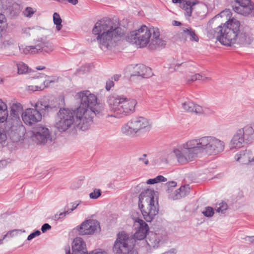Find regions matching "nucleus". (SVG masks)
Here are the masks:
<instances>
[{"label":"nucleus","instance_id":"1","mask_svg":"<svg viewBox=\"0 0 254 254\" xmlns=\"http://www.w3.org/2000/svg\"><path fill=\"white\" fill-rule=\"evenodd\" d=\"M224 147L223 141L213 136H203L188 140L180 148H175L173 152L180 164H186L194 160L200 152L216 155L223 151Z\"/></svg>","mask_w":254,"mask_h":254},{"label":"nucleus","instance_id":"2","mask_svg":"<svg viewBox=\"0 0 254 254\" xmlns=\"http://www.w3.org/2000/svg\"><path fill=\"white\" fill-rule=\"evenodd\" d=\"M92 33L96 36V40L102 50L112 48L118 42L126 38V32L120 26L117 18L104 17L98 20L92 29Z\"/></svg>","mask_w":254,"mask_h":254},{"label":"nucleus","instance_id":"3","mask_svg":"<svg viewBox=\"0 0 254 254\" xmlns=\"http://www.w3.org/2000/svg\"><path fill=\"white\" fill-rule=\"evenodd\" d=\"M76 110L73 111L65 108L60 109L58 113L56 127L61 132L66 130L72 125L83 131L88 129L91 123V119L88 118L86 122H84L82 117H80L78 120Z\"/></svg>","mask_w":254,"mask_h":254},{"label":"nucleus","instance_id":"4","mask_svg":"<svg viewBox=\"0 0 254 254\" xmlns=\"http://www.w3.org/2000/svg\"><path fill=\"white\" fill-rule=\"evenodd\" d=\"M240 26L239 20L234 18L229 19L215 29L214 37L225 46L237 44Z\"/></svg>","mask_w":254,"mask_h":254},{"label":"nucleus","instance_id":"5","mask_svg":"<svg viewBox=\"0 0 254 254\" xmlns=\"http://www.w3.org/2000/svg\"><path fill=\"white\" fill-rule=\"evenodd\" d=\"M154 195V191L149 189L142 192L139 195L138 207L147 222L152 221L158 213V201L155 199Z\"/></svg>","mask_w":254,"mask_h":254},{"label":"nucleus","instance_id":"6","mask_svg":"<svg viewBox=\"0 0 254 254\" xmlns=\"http://www.w3.org/2000/svg\"><path fill=\"white\" fill-rule=\"evenodd\" d=\"M142 25L138 29L132 31L128 36V42L140 48L147 47L152 34L153 29Z\"/></svg>","mask_w":254,"mask_h":254},{"label":"nucleus","instance_id":"7","mask_svg":"<svg viewBox=\"0 0 254 254\" xmlns=\"http://www.w3.org/2000/svg\"><path fill=\"white\" fill-rule=\"evenodd\" d=\"M133 221V230L135 231L130 238L128 237V249L135 248L138 246L140 242L146 238L149 228L148 225L141 219L131 216Z\"/></svg>","mask_w":254,"mask_h":254},{"label":"nucleus","instance_id":"8","mask_svg":"<svg viewBox=\"0 0 254 254\" xmlns=\"http://www.w3.org/2000/svg\"><path fill=\"white\" fill-rule=\"evenodd\" d=\"M76 97L80 99V106L76 109L78 119H80V117L86 118L89 115L90 112H92L89 109L97 105V97L89 91L85 90L78 93Z\"/></svg>","mask_w":254,"mask_h":254},{"label":"nucleus","instance_id":"9","mask_svg":"<svg viewBox=\"0 0 254 254\" xmlns=\"http://www.w3.org/2000/svg\"><path fill=\"white\" fill-rule=\"evenodd\" d=\"M35 45L25 46L22 52L25 55H35L41 53L49 54L54 50L53 44L46 38L40 37L35 40Z\"/></svg>","mask_w":254,"mask_h":254},{"label":"nucleus","instance_id":"10","mask_svg":"<svg viewBox=\"0 0 254 254\" xmlns=\"http://www.w3.org/2000/svg\"><path fill=\"white\" fill-rule=\"evenodd\" d=\"M151 127L150 120L143 117H134L128 122V134L136 136L140 131L148 132Z\"/></svg>","mask_w":254,"mask_h":254},{"label":"nucleus","instance_id":"11","mask_svg":"<svg viewBox=\"0 0 254 254\" xmlns=\"http://www.w3.org/2000/svg\"><path fill=\"white\" fill-rule=\"evenodd\" d=\"M254 40V28L248 26H240V30L238 34L237 44L247 46L252 44Z\"/></svg>","mask_w":254,"mask_h":254},{"label":"nucleus","instance_id":"12","mask_svg":"<svg viewBox=\"0 0 254 254\" xmlns=\"http://www.w3.org/2000/svg\"><path fill=\"white\" fill-rule=\"evenodd\" d=\"M232 7L235 12L241 15L254 14V4L251 0H234Z\"/></svg>","mask_w":254,"mask_h":254},{"label":"nucleus","instance_id":"13","mask_svg":"<svg viewBox=\"0 0 254 254\" xmlns=\"http://www.w3.org/2000/svg\"><path fill=\"white\" fill-rule=\"evenodd\" d=\"M39 110L35 107V109L28 108L22 113V119L23 122L28 126L33 125L40 122L42 120V114Z\"/></svg>","mask_w":254,"mask_h":254},{"label":"nucleus","instance_id":"14","mask_svg":"<svg viewBox=\"0 0 254 254\" xmlns=\"http://www.w3.org/2000/svg\"><path fill=\"white\" fill-rule=\"evenodd\" d=\"M166 237V233L164 230H159L155 232H150L145 238L146 242L150 248H157Z\"/></svg>","mask_w":254,"mask_h":254},{"label":"nucleus","instance_id":"15","mask_svg":"<svg viewBox=\"0 0 254 254\" xmlns=\"http://www.w3.org/2000/svg\"><path fill=\"white\" fill-rule=\"evenodd\" d=\"M98 228H100L99 222L94 219L86 220L77 226V230L81 235H92Z\"/></svg>","mask_w":254,"mask_h":254},{"label":"nucleus","instance_id":"16","mask_svg":"<svg viewBox=\"0 0 254 254\" xmlns=\"http://www.w3.org/2000/svg\"><path fill=\"white\" fill-rule=\"evenodd\" d=\"M33 137L38 144H45L48 140L52 141L49 129L43 126H38L33 131Z\"/></svg>","mask_w":254,"mask_h":254},{"label":"nucleus","instance_id":"17","mask_svg":"<svg viewBox=\"0 0 254 254\" xmlns=\"http://www.w3.org/2000/svg\"><path fill=\"white\" fill-rule=\"evenodd\" d=\"M152 32L147 48L150 50L154 51L165 48L166 42L160 37L159 29L155 27L153 29Z\"/></svg>","mask_w":254,"mask_h":254},{"label":"nucleus","instance_id":"18","mask_svg":"<svg viewBox=\"0 0 254 254\" xmlns=\"http://www.w3.org/2000/svg\"><path fill=\"white\" fill-rule=\"evenodd\" d=\"M113 251L117 254H127V234L125 232L119 233Z\"/></svg>","mask_w":254,"mask_h":254},{"label":"nucleus","instance_id":"19","mask_svg":"<svg viewBox=\"0 0 254 254\" xmlns=\"http://www.w3.org/2000/svg\"><path fill=\"white\" fill-rule=\"evenodd\" d=\"M129 71L131 72L130 75V80L134 76L148 78L151 74V68L142 64H136L134 66L130 65Z\"/></svg>","mask_w":254,"mask_h":254},{"label":"nucleus","instance_id":"20","mask_svg":"<svg viewBox=\"0 0 254 254\" xmlns=\"http://www.w3.org/2000/svg\"><path fill=\"white\" fill-rule=\"evenodd\" d=\"M72 251L71 254L69 250L66 251L65 254H89L85 242L80 237H76L73 240L72 244Z\"/></svg>","mask_w":254,"mask_h":254},{"label":"nucleus","instance_id":"21","mask_svg":"<svg viewBox=\"0 0 254 254\" xmlns=\"http://www.w3.org/2000/svg\"><path fill=\"white\" fill-rule=\"evenodd\" d=\"M198 3L197 0H182L180 2V6L183 10L186 16L190 17L193 6Z\"/></svg>","mask_w":254,"mask_h":254},{"label":"nucleus","instance_id":"22","mask_svg":"<svg viewBox=\"0 0 254 254\" xmlns=\"http://www.w3.org/2000/svg\"><path fill=\"white\" fill-rule=\"evenodd\" d=\"M235 159L243 164H247L254 161V158L253 157V153L250 150L240 151L235 155Z\"/></svg>","mask_w":254,"mask_h":254},{"label":"nucleus","instance_id":"23","mask_svg":"<svg viewBox=\"0 0 254 254\" xmlns=\"http://www.w3.org/2000/svg\"><path fill=\"white\" fill-rule=\"evenodd\" d=\"M126 100L127 98L123 95H111L108 97L107 102L110 108L113 109L121 104H126Z\"/></svg>","mask_w":254,"mask_h":254},{"label":"nucleus","instance_id":"24","mask_svg":"<svg viewBox=\"0 0 254 254\" xmlns=\"http://www.w3.org/2000/svg\"><path fill=\"white\" fill-rule=\"evenodd\" d=\"M244 142L246 143V140L241 134V131L238 130L231 141L230 147L231 149L240 148Z\"/></svg>","mask_w":254,"mask_h":254},{"label":"nucleus","instance_id":"25","mask_svg":"<svg viewBox=\"0 0 254 254\" xmlns=\"http://www.w3.org/2000/svg\"><path fill=\"white\" fill-rule=\"evenodd\" d=\"M239 130L241 131V134L246 140L247 143H250L254 139V126L252 127L247 125Z\"/></svg>","mask_w":254,"mask_h":254},{"label":"nucleus","instance_id":"26","mask_svg":"<svg viewBox=\"0 0 254 254\" xmlns=\"http://www.w3.org/2000/svg\"><path fill=\"white\" fill-rule=\"evenodd\" d=\"M22 111L23 107L20 103H13L10 107V118L13 120L20 121V115Z\"/></svg>","mask_w":254,"mask_h":254},{"label":"nucleus","instance_id":"27","mask_svg":"<svg viewBox=\"0 0 254 254\" xmlns=\"http://www.w3.org/2000/svg\"><path fill=\"white\" fill-rule=\"evenodd\" d=\"M182 107L184 110L188 112L201 114L203 112V109L201 106L195 104L192 102L187 101L182 104Z\"/></svg>","mask_w":254,"mask_h":254},{"label":"nucleus","instance_id":"28","mask_svg":"<svg viewBox=\"0 0 254 254\" xmlns=\"http://www.w3.org/2000/svg\"><path fill=\"white\" fill-rule=\"evenodd\" d=\"M40 111H44L45 113H53L58 111L59 107L57 106H52L46 104V102L42 101H38L35 106Z\"/></svg>","mask_w":254,"mask_h":254},{"label":"nucleus","instance_id":"29","mask_svg":"<svg viewBox=\"0 0 254 254\" xmlns=\"http://www.w3.org/2000/svg\"><path fill=\"white\" fill-rule=\"evenodd\" d=\"M80 202L75 201L68 204L64 208V210L63 212H61L59 215H55V218L60 219L64 217L66 215L69 214L72 211L75 210L76 207L79 205Z\"/></svg>","mask_w":254,"mask_h":254},{"label":"nucleus","instance_id":"30","mask_svg":"<svg viewBox=\"0 0 254 254\" xmlns=\"http://www.w3.org/2000/svg\"><path fill=\"white\" fill-rule=\"evenodd\" d=\"M8 111L6 104L0 99V123H4L8 118Z\"/></svg>","mask_w":254,"mask_h":254},{"label":"nucleus","instance_id":"31","mask_svg":"<svg viewBox=\"0 0 254 254\" xmlns=\"http://www.w3.org/2000/svg\"><path fill=\"white\" fill-rule=\"evenodd\" d=\"M183 32L185 35L190 37L191 41L198 42L199 38L196 35L195 31L191 28H185L183 29Z\"/></svg>","mask_w":254,"mask_h":254},{"label":"nucleus","instance_id":"32","mask_svg":"<svg viewBox=\"0 0 254 254\" xmlns=\"http://www.w3.org/2000/svg\"><path fill=\"white\" fill-rule=\"evenodd\" d=\"M113 110L119 118L126 116L127 115V107L126 104H123L119 106L115 107Z\"/></svg>","mask_w":254,"mask_h":254},{"label":"nucleus","instance_id":"33","mask_svg":"<svg viewBox=\"0 0 254 254\" xmlns=\"http://www.w3.org/2000/svg\"><path fill=\"white\" fill-rule=\"evenodd\" d=\"M89 110H90L92 112H90L89 115L87 116L86 118H85V117H82V118L83 119V121H84V122H86V121H87V119L88 118H90L91 119V123L89 125V127H90V126L93 123V115H100V114L101 113V110L100 109H97L96 107H93L92 109H89Z\"/></svg>","mask_w":254,"mask_h":254},{"label":"nucleus","instance_id":"34","mask_svg":"<svg viewBox=\"0 0 254 254\" xmlns=\"http://www.w3.org/2000/svg\"><path fill=\"white\" fill-rule=\"evenodd\" d=\"M168 194V197L169 198L176 200L179 199L181 198V196L179 193V189L173 191V190H171L170 189H167L166 190Z\"/></svg>","mask_w":254,"mask_h":254},{"label":"nucleus","instance_id":"35","mask_svg":"<svg viewBox=\"0 0 254 254\" xmlns=\"http://www.w3.org/2000/svg\"><path fill=\"white\" fill-rule=\"evenodd\" d=\"M53 21L54 24L56 25L57 31H59L61 30L63 26L62 25V20L60 15L57 12H55L53 14Z\"/></svg>","mask_w":254,"mask_h":254},{"label":"nucleus","instance_id":"36","mask_svg":"<svg viewBox=\"0 0 254 254\" xmlns=\"http://www.w3.org/2000/svg\"><path fill=\"white\" fill-rule=\"evenodd\" d=\"M17 72L19 74L26 73L28 70V66L23 62H20L17 64Z\"/></svg>","mask_w":254,"mask_h":254},{"label":"nucleus","instance_id":"37","mask_svg":"<svg viewBox=\"0 0 254 254\" xmlns=\"http://www.w3.org/2000/svg\"><path fill=\"white\" fill-rule=\"evenodd\" d=\"M137 101L133 99L128 100V114H132L135 111Z\"/></svg>","mask_w":254,"mask_h":254},{"label":"nucleus","instance_id":"38","mask_svg":"<svg viewBox=\"0 0 254 254\" xmlns=\"http://www.w3.org/2000/svg\"><path fill=\"white\" fill-rule=\"evenodd\" d=\"M36 9L31 7H27L23 11V15L27 17L31 18L36 12Z\"/></svg>","mask_w":254,"mask_h":254},{"label":"nucleus","instance_id":"39","mask_svg":"<svg viewBox=\"0 0 254 254\" xmlns=\"http://www.w3.org/2000/svg\"><path fill=\"white\" fill-rule=\"evenodd\" d=\"M7 27V20L5 15L2 13H0V28H1V31L5 29Z\"/></svg>","mask_w":254,"mask_h":254},{"label":"nucleus","instance_id":"40","mask_svg":"<svg viewBox=\"0 0 254 254\" xmlns=\"http://www.w3.org/2000/svg\"><path fill=\"white\" fill-rule=\"evenodd\" d=\"M202 213L206 217H212L214 214V211L212 207L210 206H207L204 208V210L202 211Z\"/></svg>","mask_w":254,"mask_h":254},{"label":"nucleus","instance_id":"41","mask_svg":"<svg viewBox=\"0 0 254 254\" xmlns=\"http://www.w3.org/2000/svg\"><path fill=\"white\" fill-rule=\"evenodd\" d=\"M54 81L50 79H45L43 82V84L40 86H36L35 91L43 90L45 87L49 86Z\"/></svg>","mask_w":254,"mask_h":254},{"label":"nucleus","instance_id":"42","mask_svg":"<svg viewBox=\"0 0 254 254\" xmlns=\"http://www.w3.org/2000/svg\"><path fill=\"white\" fill-rule=\"evenodd\" d=\"M181 198L188 195L189 192V188L188 186H182L179 189V191Z\"/></svg>","mask_w":254,"mask_h":254},{"label":"nucleus","instance_id":"43","mask_svg":"<svg viewBox=\"0 0 254 254\" xmlns=\"http://www.w3.org/2000/svg\"><path fill=\"white\" fill-rule=\"evenodd\" d=\"M101 195V191L100 189H95L93 192L89 194V197L91 199H97Z\"/></svg>","mask_w":254,"mask_h":254},{"label":"nucleus","instance_id":"44","mask_svg":"<svg viewBox=\"0 0 254 254\" xmlns=\"http://www.w3.org/2000/svg\"><path fill=\"white\" fill-rule=\"evenodd\" d=\"M227 208V204L226 203H221L219 204V206L216 207V211L218 213H224Z\"/></svg>","mask_w":254,"mask_h":254},{"label":"nucleus","instance_id":"45","mask_svg":"<svg viewBox=\"0 0 254 254\" xmlns=\"http://www.w3.org/2000/svg\"><path fill=\"white\" fill-rule=\"evenodd\" d=\"M114 82L111 78H109L108 80H107L105 86V88L106 90L108 91H110L111 88L114 87Z\"/></svg>","mask_w":254,"mask_h":254},{"label":"nucleus","instance_id":"46","mask_svg":"<svg viewBox=\"0 0 254 254\" xmlns=\"http://www.w3.org/2000/svg\"><path fill=\"white\" fill-rule=\"evenodd\" d=\"M201 79H202V76L199 74H195L194 75L191 76L190 78L188 79V82H193L197 80Z\"/></svg>","mask_w":254,"mask_h":254},{"label":"nucleus","instance_id":"47","mask_svg":"<svg viewBox=\"0 0 254 254\" xmlns=\"http://www.w3.org/2000/svg\"><path fill=\"white\" fill-rule=\"evenodd\" d=\"M41 234V232L39 230H36L33 233H31L27 237V240L30 241L36 236H38Z\"/></svg>","mask_w":254,"mask_h":254},{"label":"nucleus","instance_id":"48","mask_svg":"<svg viewBox=\"0 0 254 254\" xmlns=\"http://www.w3.org/2000/svg\"><path fill=\"white\" fill-rule=\"evenodd\" d=\"M19 231H20V230L15 229V230H13L12 231H8L7 233V234H5L3 236V239H5L6 237H13L14 235L17 234V232Z\"/></svg>","mask_w":254,"mask_h":254},{"label":"nucleus","instance_id":"49","mask_svg":"<svg viewBox=\"0 0 254 254\" xmlns=\"http://www.w3.org/2000/svg\"><path fill=\"white\" fill-rule=\"evenodd\" d=\"M177 186V183L175 181H171L167 182L166 184V186L167 189H170L171 190H174V188H175Z\"/></svg>","mask_w":254,"mask_h":254},{"label":"nucleus","instance_id":"50","mask_svg":"<svg viewBox=\"0 0 254 254\" xmlns=\"http://www.w3.org/2000/svg\"><path fill=\"white\" fill-rule=\"evenodd\" d=\"M147 155L146 154H143L142 157H139L138 158V160L139 161H142L144 164L146 165H148L149 163V161L146 158Z\"/></svg>","mask_w":254,"mask_h":254},{"label":"nucleus","instance_id":"51","mask_svg":"<svg viewBox=\"0 0 254 254\" xmlns=\"http://www.w3.org/2000/svg\"><path fill=\"white\" fill-rule=\"evenodd\" d=\"M51 226L48 223L44 224L41 227V231L43 233H45L47 230H50Z\"/></svg>","mask_w":254,"mask_h":254},{"label":"nucleus","instance_id":"52","mask_svg":"<svg viewBox=\"0 0 254 254\" xmlns=\"http://www.w3.org/2000/svg\"><path fill=\"white\" fill-rule=\"evenodd\" d=\"M6 139V135L4 131L0 130V143H2Z\"/></svg>","mask_w":254,"mask_h":254},{"label":"nucleus","instance_id":"53","mask_svg":"<svg viewBox=\"0 0 254 254\" xmlns=\"http://www.w3.org/2000/svg\"><path fill=\"white\" fill-rule=\"evenodd\" d=\"M156 183L162 182H166L167 181V179L165 178L164 176L162 175H159L155 178Z\"/></svg>","mask_w":254,"mask_h":254},{"label":"nucleus","instance_id":"54","mask_svg":"<svg viewBox=\"0 0 254 254\" xmlns=\"http://www.w3.org/2000/svg\"><path fill=\"white\" fill-rule=\"evenodd\" d=\"M230 14H231L230 10L229 9H226L225 10H223V11H222L220 13V15L221 17H223L225 16H229Z\"/></svg>","mask_w":254,"mask_h":254},{"label":"nucleus","instance_id":"55","mask_svg":"<svg viewBox=\"0 0 254 254\" xmlns=\"http://www.w3.org/2000/svg\"><path fill=\"white\" fill-rule=\"evenodd\" d=\"M121 77V74H115L112 77L111 79L115 81H118L120 80V78Z\"/></svg>","mask_w":254,"mask_h":254},{"label":"nucleus","instance_id":"56","mask_svg":"<svg viewBox=\"0 0 254 254\" xmlns=\"http://www.w3.org/2000/svg\"><path fill=\"white\" fill-rule=\"evenodd\" d=\"M133 249L134 248L131 249L129 247V249H128V254H138L136 250Z\"/></svg>","mask_w":254,"mask_h":254},{"label":"nucleus","instance_id":"57","mask_svg":"<svg viewBox=\"0 0 254 254\" xmlns=\"http://www.w3.org/2000/svg\"><path fill=\"white\" fill-rule=\"evenodd\" d=\"M156 180L155 179V178H153V179H150L147 181L146 183L147 184H150V185L154 184L156 183Z\"/></svg>","mask_w":254,"mask_h":254},{"label":"nucleus","instance_id":"58","mask_svg":"<svg viewBox=\"0 0 254 254\" xmlns=\"http://www.w3.org/2000/svg\"><path fill=\"white\" fill-rule=\"evenodd\" d=\"M245 239L247 241H249L251 243L254 242V236H247L245 238Z\"/></svg>","mask_w":254,"mask_h":254},{"label":"nucleus","instance_id":"59","mask_svg":"<svg viewBox=\"0 0 254 254\" xmlns=\"http://www.w3.org/2000/svg\"><path fill=\"white\" fill-rule=\"evenodd\" d=\"M89 254H105L104 253L99 251L98 250H94L89 253Z\"/></svg>","mask_w":254,"mask_h":254},{"label":"nucleus","instance_id":"60","mask_svg":"<svg viewBox=\"0 0 254 254\" xmlns=\"http://www.w3.org/2000/svg\"><path fill=\"white\" fill-rule=\"evenodd\" d=\"M175 251L174 249H171L169 251L166 252L162 254H175Z\"/></svg>","mask_w":254,"mask_h":254},{"label":"nucleus","instance_id":"61","mask_svg":"<svg viewBox=\"0 0 254 254\" xmlns=\"http://www.w3.org/2000/svg\"><path fill=\"white\" fill-rule=\"evenodd\" d=\"M122 132L126 134L127 133V125H125L122 127Z\"/></svg>","mask_w":254,"mask_h":254},{"label":"nucleus","instance_id":"62","mask_svg":"<svg viewBox=\"0 0 254 254\" xmlns=\"http://www.w3.org/2000/svg\"><path fill=\"white\" fill-rule=\"evenodd\" d=\"M69 3L73 4V5H76L78 3V0H66Z\"/></svg>","mask_w":254,"mask_h":254},{"label":"nucleus","instance_id":"63","mask_svg":"<svg viewBox=\"0 0 254 254\" xmlns=\"http://www.w3.org/2000/svg\"><path fill=\"white\" fill-rule=\"evenodd\" d=\"M36 68L37 69V70H42V69H44L45 68V67L44 66H37L36 67Z\"/></svg>","mask_w":254,"mask_h":254},{"label":"nucleus","instance_id":"64","mask_svg":"<svg viewBox=\"0 0 254 254\" xmlns=\"http://www.w3.org/2000/svg\"><path fill=\"white\" fill-rule=\"evenodd\" d=\"M173 22L174 23V25H176V26H179V25H181V23L179 21H176V20H174L173 21Z\"/></svg>","mask_w":254,"mask_h":254}]
</instances>
